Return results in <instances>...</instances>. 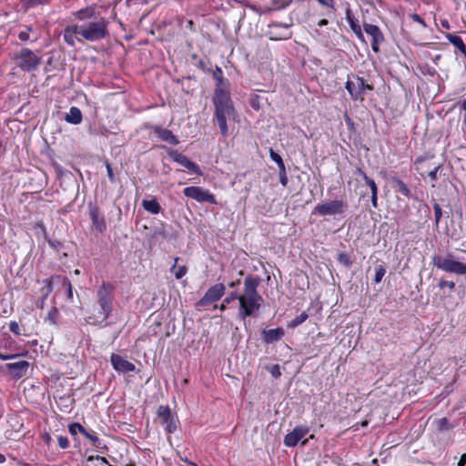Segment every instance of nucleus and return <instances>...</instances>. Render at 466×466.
<instances>
[{
    "mask_svg": "<svg viewBox=\"0 0 466 466\" xmlns=\"http://www.w3.org/2000/svg\"><path fill=\"white\" fill-rule=\"evenodd\" d=\"M440 289H444L445 287H448L450 289H454L455 283L452 281H446V280H441L439 283Z\"/></svg>",
    "mask_w": 466,
    "mask_h": 466,
    "instance_id": "40",
    "label": "nucleus"
},
{
    "mask_svg": "<svg viewBox=\"0 0 466 466\" xmlns=\"http://www.w3.org/2000/svg\"><path fill=\"white\" fill-rule=\"evenodd\" d=\"M239 282H240V280H239V279H238V280H237V281H233V282H231V283L229 284V287L233 288V287H235L237 284H239Z\"/></svg>",
    "mask_w": 466,
    "mask_h": 466,
    "instance_id": "60",
    "label": "nucleus"
},
{
    "mask_svg": "<svg viewBox=\"0 0 466 466\" xmlns=\"http://www.w3.org/2000/svg\"><path fill=\"white\" fill-rule=\"evenodd\" d=\"M438 169H439V167H435L433 170H431L430 173H429V177L432 179V180H435L436 177H437V172H438Z\"/></svg>",
    "mask_w": 466,
    "mask_h": 466,
    "instance_id": "53",
    "label": "nucleus"
},
{
    "mask_svg": "<svg viewBox=\"0 0 466 466\" xmlns=\"http://www.w3.org/2000/svg\"><path fill=\"white\" fill-rule=\"evenodd\" d=\"M397 186H398V190L401 194H403L406 197L410 196V189L407 187V186L401 180H397Z\"/></svg>",
    "mask_w": 466,
    "mask_h": 466,
    "instance_id": "35",
    "label": "nucleus"
},
{
    "mask_svg": "<svg viewBox=\"0 0 466 466\" xmlns=\"http://www.w3.org/2000/svg\"><path fill=\"white\" fill-rule=\"evenodd\" d=\"M107 34V22L103 17L86 25H79V35L89 42L99 41L105 38Z\"/></svg>",
    "mask_w": 466,
    "mask_h": 466,
    "instance_id": "4",
    "label": "nucleus"
},
{
    "mask_svg": "<svg viewBox=\"0 0 466 466\" xmlns=\"http://www.w3.org/2000/svg\"><path fill=\"white\" fill-rule=\"evenodd\" d=\"M410 17L413 21L420 23L423 27H426V26H427V25H426L425 21H424V20H423V19H422L419 15H417V14H411V15H410Z\"/></svg>",
    "mask_w": 466,
    "mask_h": 466,
    "instance_id": "43",
    "label": "nucleus"
},
{
    "mask_svg": "<svg viewBox=\"0 0 466 466\" xmlns=\"http://www.w3.org/2000/svg\"><path fill=\"white\" fill-rule=\"evenodd\" d=\"M284 335V331L280 328L272 329L263 331L264 339L268 343H271L280 339Z\"/></svg>",
    "mask_w": 466,
    "mask_h": 466,
    "instance_id": "17",
    "label": "nucleus"
},
{
    "mask_svg": "<svg viewBox=\"0 0 466 466\" xmlns=\"http://www.w3.org/2000/svg\"><path fill=\"white\" fill-rule=\"evenodd\" d=\"M435 427L438 431H445L451 429V424L449 423L448 419L441 418L434 421Z\"/></svg>",
    "mask_w": 466,
    "mask_h": 466,
    "instance_id": "27",
    "label": "nucleus"
},
{
    "mask_svg": "<svg viewBox=\"0 0 466 466\" xmlns=\"http://www.w3.org/2000/svg\"><path fill=\"white\" fill-rule=\"evenodd\" d=\"M58 445L60 446V448L62 449H66L69 445V442H68V440L67 438L66 437H63V436H60L58 438Z\"/></svg>",
    "mask_w": 466,
    "mask_h": 466,
    "instance_id": "44",
    "label": "nucleus"
},
{
    "mask_svg": "<svg viewBox=\"0 0 466 466\" xmlns=\"http://www.w3.org/2000/svg\"><path fill=\"white\" fill-rule=\"evenodd\" d=\"M346 89L349 91L353 99H362L361 92L357 91V83L355 84L354 82L347 81Z\"/></svg>",
    "mask_w": 466,
    "mask_h": 466,
    "instance_id": "25",
    "label": "nucleus"
},
{
    "mask_svg": "<svg viewBox=\"0 0 466 466\" xmlns=\"http://www.w3.org/2000/svg\"><path fill=\"white\" fill-rule=\"evenodd\" d=\"M363 27H364V31L366 32V34H368L369 35H370L372 37V43H371L372 49L375 52H378V50H379L378 45L380 42H382V40H383V35H382L380 28L377 25H370V24H364Z\"/></svg>",
    "mask_w": 466,
    "mask_h": 466,
    "instance_id": "14",
    "label": "nucleus"
},
{
    "mask_svg": "<svg viewBox=\"0 0 466 466\" xmlns=\"http://www.w3.org/2000/svg\"><path fill=\"white\" fill-rule=\"evenodd\" d=\"M178 258H175L174 266L171 268V272L175 275L176 279H180L182 277H184L187 273V267L186 266H179L177 265Z\"/></svg>",
    "mask_w": 466,
    "mask_h": 466,
    "instance_id": "23",
    "label": "nucleus"
},
{
    "mask_svg": "<svg viewBox=\"0 0 466 466\" xmlns=\"http://www.w3.org/2000/svg\"><path fill=\"white\" fill-rule=\"evenodd\" d=\"M97 299L100 309L97 314H92L86 319V322L91 325H101L109 317L112 311V288L103 284L97 290Z\"/></svg>",
    "mask_w": 466,
    "mask_h": 466,
    "instance_id": "3",
    "label": "nucleus"
},
{
    "mask_svg": "<svg viewBox=\"0 0 466 466\" xmlns=\"http://www.w3.org/2000/svg\"><path fill=\"white\" fill-rule=\"evenodd\" d=\"M65 119L71 124H80L82 121L81 111L77 107L73 106L70 108L69 113L66 116Z\"/></svg>",
    "mask_w": 466,
    "mask_h": 466,
    "instance_id": "19",
    "label": "nucleus"
},
{
    "mask_svg": "<svg viewBox=\"0 0 466 466\" xmlns=\"http://www.w3.org/2000/svg\"><path fill=\"white\" fill-rule=\"evenodd\" d=\"M106 171H107L108 178L110 179V181L114 182L115 176H114L112 167H111V166H110V164L108 162H106Z\"/></svg>",
    "mask_w": 466,
    "mask_h": 466,
    "instance_id": "47",
    "label": "nucleus"
},
{
    "mask_svg": "<svg viewBox=\"0 0 466 466\" xmlns=\"http://www.w3.org/2000/svg\"><path fill=\"white\" fill-rule=\"evenodd\" d=\"M69 431L72 435H76L78 432H81L82 434L86 433L85 428L82 425H80L79 423H72L69 426Z\"/></svg>",
    "mask_w": 466,
    "mask_h": 466,
    "instance_id": "34",
    "label": "nucleus"
},
{
    "mask_svg": "<svg viewBox=\"0 0 466 466\" xmlns=\"http://www.w3.org/2000/svg\"><path fill=\"white\" fill-rule=\"evenodd\" d=\"M215 106V117L218 121L221 134L224 137L228 136V120H235L237 113L233 106L229 93L220 86L215 90L213 97Z\"/></svg>",
    "mask_w": 466,
    "mask_h": 466,
    "instance_id": "1",
    "label": "nucleus"
},
{
    "mask_svg": "<svg viewBox=\"0 0 466 466\" xmlns=\"http://www.w3.org/2000/svg\"><path fill=\"white\" fill-rule=\"evenodd\" d=\"M79 35V25H68L63 31V38L66 44L71 46H75V40L77 39L76 35ZM80 41L81 39L78 38Z\"/></svg>",
    "mask_w": 466,
    "mask_h": 466,
    "instance_id": "16",
    "label": "nucleus"
},
{
    "mask_svg": "<svg viewBox=\"0 0 466 466\" xmlns=\"http://www.w3.org/2000/svg\"><path fill=\"white\" fill-rule=\"evenodd\" d=\"M462 108L464 109L465 111V115H464V124L466 126V100L463 101L462 103Z\"/></svg>",
    "mask_w": 466,
    "mask_h": 466,
    "instance_id": "59",
    "label": "nucleus"
},
{
    "mask_svg": "<svg viewBox=\"0 0 466 466\" xmlns=\"http://www.w3.org/2000/svg\"><path fill=\"white\" fill-rule=\"evenodd\" d=\"M5 461V457L4 454L0 453V463H3Z\"/></svg>",
    "mask_w": 466,
    "mask_h": 466,
    "instance_id": "61",
    "label": "nucleus"
},
{
    "mask_svg": "<svg viewBox=\"0 0 466 466\" xmlns=\"http://www.w3.org/2000/svg\"><path fill=\"white\" fill-rule=\"evenodd\" d=\"M12 59L15 66L25 72L33 71L41 64V57L27 48L15 53Z\"/></svg>",
    "mask_w": 466,
    "mask_h": 466,
    "instance_id": "5",
    "label": "nucleus"
},
{
    "mask_svg": "<svg viewBox=\"0 0 466 466\" xmlns=\"http://www.w3.org/2000/svg\"><path fill=\"white\" fill-rule=\"evenodd\" d=\"M377 194H378V192H376V193H372V194H371V203H372V206H373L374 208H377V207H378V203H377V199H378V198H377Z\"/></svg>",
    "mask_w": 466,
    "mask_h": 466,
    "instance_id": "54",
    "label": "nucleus"
},
{
    "mask_svg": "<svg viewBox=\"0 0 466 466\" xmlns=\"http://www.w3.org/2000/svg\"><path fill=\"white\" fill-rule=\"evenodd\" d=\"M35 228L37 230L38 233H41L43 235L45 239H47L48 236H47L46 228H45V226L43 225L42 222L36 223L35 226Z\"/></svg>",
    "mask_w": 466,
    "mask_h": 466,
    "instance_id": "38",
    "label": "nucleus"
},
{
    "mask_svg": "<svg viewBox=\"0 0 466 466\" xmlns=\"http://www.w3.org/2000/svg\"><path fill=\"white\" fill-rule=\"evenodd\" d=\"M64 285L66 287L67 289V298L69 299H72L73 298V290H72V285L71 283L68 281V280H65L64 282Z\"/></svg>",
    "mask_w": 466,
    "mask_h": 466,
    "instance_id": "46",
    "label": "nucleus"
},
{
    "mask_svg": "<svg viewBox=\"0 0 466 466\" xmlns=\"http://www.w3.org/2000/svg\"><path fill=\"white\" fill-rule=\"evenodd\" d=\"M258 285V281L250 276L244 280V292L238 296V314L242 319L253 315L260 307L262 299L257 291Z\"/></svg>",
    "mask_w": 466,
    "mask_h": 466,
    "instance_id": "2",
    "label": "nucleus"
},
{
    "mask_svg": "<svg viewBox=\"0 0 466 466\" xmlns=\"http://www.w3.org/2000/svg\"><path fill=\"white\" fill-rule=\"evenodd\" d=\"M309 431V428L306 426L295 427L291 432L285 436L284 444L288 447L296 446L298 442L308 434Z\"/></svg>",
    "mask_w": 466,
    "mask_h": 466,
    "instance_id": "10",
    "label": "nucleus"
},
{
    "mask_svg": "<svg viewBox=\"0 0 466 466\" xmlns=\"http://www.w3.org/2000/svg\"><path fill=\"white\" fill-rule=\"evenodd\" d=\"M269 156H270V158L278 164V167L279 169L285 168V165H284V162H283L281 157L278 153H276L273 149L269 150Z\"/></svg>",
    "mask_w": 466,
    "mask_h": 466,
    "instance_id": "30",
    "label": "nucleus"
},
{
    "mask_svg": "<svg viewBox=\"0 0 466 466\" xmlns=\"http://www.w3.org/2000/svg\"><path fill=\"white\" fill-rule=\"evenodd\" d=\"M177 420L172 416L168 420L162 422L168 433H172L177 430Z\"/></svg>",
    "mask_w": 466,
    "mask_h": 466,
    "instance_id": "29",
    "label": "nucleus"
},
{
    "mask_svg": "<svg viewBox=\"0 0 466 466\" xmlns=\"http://www.w3.org/2000/svg\"><path fill=\"white\" fill-rule=\"evenodd\" d=\"M351 28L352 30L357 34V35L361 38L362 37V33H361V30H360V27L358 26V25H355L353 23H351Z\"/></svg>",
    "mask_w": 466,
    "mask_h": 466,
    "instance_id": "50",
    "label": "nucleus"
},
{
    "mask_svg": "<svg viewBox=\"0 0 466 466\" xmlns=\"http://www.w3.org/2000/svg\"><path fill=\"white\" fill-rule=\"evenodd\" d=\"M156 133L163 141L168 142L171 145H177L178 143L177 138L168 129L157 127Z\"/></svg>",
    "mask_w": 466,
    "mask_h": 466,
    "instance_id": "18",
    "label": "nucleus"
},
{
    "mask_svg": "<svg viewBox=\"0 0 466 466\" xmlns=\"http://www.w3.org/2000/svg\"><path fill=\"white\" fill-rule=\"evenodd\" d=\"M83 435H85L86 438L90 440L93 445H96V443L99 441L98 437L94 433H89L86 431V433H83Z\"/></svg>",
    "mask_w": 466,
    "mask_h": 466,
    "instance_id": "39",
    "label": "nucleus"
},
{
    "mask_svg": "<svg viewBox=\"0 0 466 466\" xmlns=\"http://www.w3.org/2000/svg\"><path fill=\"white\" fill-rule=\"evenodd\" d=\"M433 264L438 268H441V270L446 272L455 273L459 275L466 274V265L452 259L451 256H435L433 257Z\"/></svg>",
    "mask_w": 466,
    "mask_h": 466,
    "instance_id": "6",
    "label": "nucleus"
},
{
    "mask_svg": "<svg viewBox=\"0 0 466 466\" xmlns=\"http://www.w3.org/2000/svg\"><path fill=\"white\" fill-rule=\"evenodd\" d=\"M357 91L361 92V95L365 93L366 90H372V86L367 84L362 77H357Z\"/></svg>",
    "mask_w": 466,
    "mask_h": 466,
    "instance_id": "28",
    "label": "nucleus"
},
{
    "mask_svg": "<svg viewBox=\"0 0 466 466\" xmlns=\"http://www.w3.org/2000/svg\"><path fill=\"white\" fill-rule=\"evenodd\" d=\"M268 371L274 378H279L281 375L280 368L278 364L272 365L270 368H268Z\"/></svg>",
    "mask_w": 466,
    "mask_h": 466,
    "instance_id": "37",
    "label": "nucleus"
},
{
    "mask_svg": "<svg viewBox=\"0 0 466 466\" xmlns=\"http://www.w3.org/2000/svg\"><path fill=\"white\" fill-rule=\"evenodd\" d=\"M90 218H91L94 228L97 231L103 232L106 229V221L97 208H96V207L91 208Z\"/></svg>",
    "mask_w": 466,
    "mask_h": 466,
    "instance_id": "15",
    "label": "nucleus"
},
{
    "mask_svg": "<svg viewBox=\"0 0 466 466\" xmlns=\"http://www.w3.org/2000/svg\"><path fill=\"white\" fill-rule=\"evenodd\" d=\"M190 466H198L197 464H195L194 462H191V461H186Z\"/></svg>",
    "mask_w": 466,
    "mask_h": 466,
    "instance_id": "64",
    "label": "nucleus"
},
{
    "mask_svg": "<svg viewBox=\"0 0 466 466\" xmlns=\"http://www.w3.org/2000/svg\"><path fill=\"white\" fill-rule=\"evenodd\" d=\"M169 157L177 163L185 167L187 169L194 174L200 175V169L198 165L190 161L186 156L178 153L177 151L172 150L168 153Z\"/></svg>",
    "mask_w": 466,
    "mask_h": 466,
    "instance_id": "12",
    "label": "nucleus"
},
{
    "mask_svg": "<svg viewBox=\"0 0 466 466\" xmlns=\"http://www.w3.org/2000/svg\"><path fill=\"white\" fill-rule=\"evenodd\" d=\"M51 0H23L24 5L29 8L39 5H45L49 3Z\"/></svg>",
    "mask_w": 466,
    "mask_h": 466,
    "instance_id": "33",
    "label": "nucleus"
},
{
    "mask_svg": "<svg viewBox=\"0 0 466 466\" xmlns=\"http://www.w3.org/2000/svg\"><path fill=\"white\" fill-rule=\"evenodd\" d=\"M29 365V362L26 360H19L16 362L6 364L5 368L8 370L9 374L14 379L17 380L24 377L26 374Z\"/></svg>",
    "mask_w": 466,
    "mask_h": 466,
    "instance_id": "11",
    "label": "nucleus"
},
{
    "mask_svg": "<svg viewBox=\"0 0 466 466\" xmlns=\"http://www.w3.org/2000/svg\"><path fill=\"white\" fill-rule=\"evenodd\" d=\"M46 240L48 241L49 245H50L52 248H54L55 249L58 250V248H59V247H60V242H58V241H53V240L49 239L48 238H47V239H46Z\"/></svg>",
    "mask_w": 466,
    "mask_h": 466,
    "instance_id": "51",
    "label": "nucleus"
},
{
    "mask_svg": "<svg viewBox=\"0 0 466 466\" xmlns=\"http://www.w3.org/2000/svg\"><path fill=\"white\" fill-rule=\"evenodd\" d=\"M97 460H100V461H102V463H103V464L107 465V461H106L105 458H102V457H101V458H99V457H97Z\"/></svg>",
    "mask_w": 466,
    "mask_h": 466,
    "instance_id": "62",
    "label": "nucleus"
},
{
    "mask_svg": "<svg viewBox=\"0 0 466 466\" xmlns=\"http://www.w3.org/2000/svg\"><path fill=\"white\" fill-rule=\"evenodd\" d=\"M433 209L435 215V224L438 225L442 216L441 208L438 203H435L433 206Z\"/></svg>",
    "mask_w": 466,
    "mask_h": 466,
    "instance_id": "36",
    "label": "nucleus"
},
{
    "mask_svg": "<svg viewBox=\"0 0 466 466\" xmlns=\"http://www.w3.org/2000/svg\"><path fill=\"white\" fill-rule=\"evenodd\" d=\"M308 314L306 312H302L299 316L296 317L294 319L290 321V327H297L303 323L308 319Z\"/></svg>",
    "mask_w": 466,
    "mask_h": 466,
    "instance_id": "32",
    "label": "nucleus"
},
{
    "mask_svg": "<svg viewBox=\"0 0 466 466\" xmlns=\"http://www.w3.org/2000/svg\"><path fill=\"white\" fill-rule=\"evenodd\" d=\"M279 180H280V183L284 187L287 186V184H288V177H287V175H286V168L279 169Z\"/></svg>",
    "mask_w": 466,
    "mask_h": 466,
    "instance_id": "41",
    "label": "nucleus"
},
{
    "mask_svg": "<svg viewBox=\"0 0 466 466\" xmlns=\"http://www.w3.org/2000/svg\"><path fill=\"white\" fill-rule=\"evenodd\" d=\"M318 25H319V26L326 25H328V20H327V19H321V20L318 23Z\"/></svg>",
    "mask_w": 466,
    "mask_h": 466,
    "instance_id": "58",
    "label": "nucleus"
},
{
    "mask_svg": "<svg viewBox=\"0 0 466 466\" xmlns=\"http://www.w3.org/2000/svg\"><path fill=\"white\" fill-rule=\"evenodd\" d=\"M226 304H227V303L223 302V303L220 305L219 309H220V310H225V309H226Z\"/></svg>",
    "mask_w": 466,
    "mask_h": 466,
    "instance_id": "63",
    "label": "nucleus"
},
{
    "mask_svg": "<svg viewBox=\"0 0 466 466\" xmlns=\"http://www.w3.org/2000/svg\"><path fill=\"white\" fill-rule=\"evenodd\" d=\"M320 5L331 7L333 6L334 0H317Z\"/></svg>",
    "mask_w": 466,
    "mask_h": 466,
    "instance_id": "48",
    "label": "nucleus"
},
{
    "mask_svg": "<svg viewBox=\"0 0 466 466\" xmlns=\"http://www.w3.org/2000/svg\"><path fill=\"white\" fill-rule=\"evenodd\" d=\"M385 273H386V269H385V268L382 265L377 266L376 268H375L374 281L376 283L380 282L382 278L384 277Z\"/></svg>",
    "mask_w": 466,
    "mask_h": 466,
    "instance_id": "31",
    "label": "nucleus"
},
{
    "mask_svg": "<svg viewBox=\"0 0 466 466\" xmlns=\"http://www.w3.org/2000/svg\"><path fill=\"white\" fill-rule=\"evenodd\" d=\"M339 261L347 266H350L351 264L350 258L347 254H339Z\"/></svg>",
    "mask_w": 466,
    "mask_h": 466,
    "instance_id": "42",
    "label": "nucleus"
},
{
    "mask_svg": "<svg viewBox=\"0 0 466 466\" xmlns=\"http://www.w3.org/2000/svg\"><path fill=\"white\" fill-rule=\"evenodd\" d=\"M183 192L186 197L193 198L198 202L216 204L214 195L208 190H205L199 187H186Z\"/></svg>",
    "mask_w": 466,
    "mask_h": 466,
    "instance_id": "8",
    "label": "nucleus"
},
{
    "mask_svg": "<svg viewBox=\"0 0 466 466\" xmlns=\"http://www.w3.org/2000/svg\"><path fill=\"white\" fill-rule=\"evenodd\" d=\"M142 206L151 214H158L161 211V207L156 199L143 200Z\"/></svg>",
    "mask_w": 466,
    "mask_h": 466,
    "instance_id": "20",
    "label": "nucleus"
},
{
    "mask_svg": "<svg viewBox=\"0 0 466 466\" xmlns=\"http://www.w3.org/2000/svg\"><path fill=\"white\" fill-rule=\"evenodd\" d=\"M110 360L114 369L119 372H130L134 371L136 369L133 363L115 353L111 355Z\"/></svg>",
    "mask_w": 466,
    "mask_h": 466,
    "instance_id": "13",
    "label": "nucleus"
},
{
    "mask_svg": "<svg viewBox=\"0 0 466 466\" xmlns=\"http://www.w3.org/2000/svg\"><path fill=\"white\" fill-rule=\"evenodd\" d=\"M445 36L461 52H462L463 54H466V46H465L462 39L460 36L451 35V34H446Z\"/></svg>",
    "mask_w": 466,
    "mask_h": 466,
    "instance_id": "22",
    "label": "nucleus"
},
{
    "mask_svg": "<svg viewBox=\"0 0 466 466\" xmlns=\"http://www.w3.org/2000/svg\"><path fill=\"white\" fill-rule=\"evenodd\" d=\"M346 205L341 200H331L315 208V211L319 215H336L341 214L344 211Z\"/></svg>",
    "mask_w": 466,
    "mask_h": 466,
    "instance_id": "9",
    "label": "nucleus"
},
{
    "mask_svg": "<svg viewBox=\"0 0 466 466\" xmlns=\"http://www.w3.org/2000/svg\"><path fill=\"white\" fill-rule=\"evenodd\" d=\"M157 414L162 422L168 420L172 417L171 410L167 406H160L157 410Z\"/></svg>",
    "mask_w": 466,
    "mask_h": 466,
    "instance_id": "26",
    "label": "nucleus"
},
{
    "mask_svg": "<svg viewBox=\"0 0 466 466\" xmlns=\"http://www.w3.org/2000/svg\"><path fill=\"white\" fill-rule=\"evenodd\" d=\"M238 299V296H237L236 293H231L228 297H227L225 299H224V302L228 304L230 303L232 300Z\"/></svg>",
    "mask_w": 466,
    "mask_h": 466,
    "instance_id": "49",
    "label": "nucleus"
},
{
    "mask_svg": "<svg viewBox=\"0 0 466 466\" xmlns=\"http://www.w3.org/2000/svg\"><path fill=\"white\" fill-rule=\"evenodd\" d=\"M15 358H17V355H8V354L5 355V354L0 353V360H13Z\"/></svg>",
    "mask_w": 466,
    "mask_h": 466,
    "instance_id": "52",
    "label": "nucleus"
},
{
    "mask_svg": "<svg viewBox=\"0 0 466 466\" xmlns=\"http://www.w3.org/2000/svg\"><path fill=\"white\" fill-rule=\"evenodd\" d=\"M356 172L363 177L366 185L370 187L371 194L378 192L377 185L373 179L370 178L360 168H357Z\"/></svg>",
    "mask_w": 466,
    "mask_h": 466,
    "instance_id": "24",
    "label": "nucleus"
},
{
    "mask_svg": "<svg viewBox=\"0 0 466 466\" xmlns=\"http://www.w3.org/2000/svg\"><path fill=\"white\" fill-rule=\"evenodd\" d=\"M225 292V286L221 283L216 284L208 289L204 297L197 303L198 309H202L205 306L218 300Z\"/></svg>",
    "mask_w": 466,
    "mask_h": 466,
    "instance_id": "7",
    "label": "nucleus"
},
{
    "mask_svg": "<svg viewBox=\"0 0 466 466\" xmlns=\"http://www.w3.org/2000/svg\"><path fill=\"white\" fill-rule=\"evenodd\" d=\"M9 329L15 334H20L19 325L15 321L10 322Z\"/></svg>",
    "mask_w": 466,
    "mask_h": 466,
    "instance_id": "45",
    "label": "nucleus"
},
{
    "mask_svg": "<svg viewBox=\"0 0 466 466\" xmlns=\"http://www.w3.org/2000/svg\"><path fill=\"white\" fill-rule=\"evenodd\" d=\"M441 26L446 28V29H450V24L446 20L441 21Z\"/></svg>",
    "mask_w": 466,
    "mask_h": 466,
    "instance_id": "57",
    "label": "nucleus"
},
{
    "mask_svg": "<svg viewBox=\"0 0 466 466\" xmlns=\"http://www.w3.org/2000/svg\"><path fill=\"white\" fill-rule=\"evenodd\" d=\"M94 15H95V8L93 6H88V7L80 9L74 14L75 17L80 21L90 19L94 16Z\"/></svg>",
    "mask_w": 466,
    "mask_h": 466,
    "instance_id": "21",
    "label": "nucleus"
},
{
    "mask_svg": "<svg viewBox=\"0 0 466 466\" xmlns=\"http://www.w3.org/2000/svg\"><path fill=\"white\" fill-rule=\"evenodd\" d=\"M466 464V453L462 454L459 462H458V466H465Z\"/></svg>",
    "mask_w": 466,
    "mask_h": 466,
    "instance_id": "55",
    "label": "nucleus"
},
{
    "mask_svg": "<svg viewBox=\"0 0 466 466\" xmlns=\"http://www.w3.org/2000/svg\"><path fill=\"white\" fill-rule=\"evenodd\" d=\"M18 36H19V39H21L23 41H25L29 38L28 34L25 32H21Z\"/></svg>",
    "mask_w": 466,
    "mask_h": 466,
    "instance_id": "56",
    "label": "nucleus"
}]
</instances>
